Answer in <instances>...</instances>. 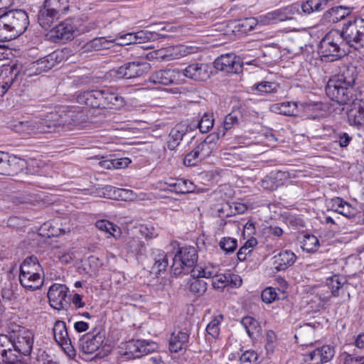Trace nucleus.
<instances>
[{
    "instance_id": "obj_1",
    "label": "nucleus",
    "mask_w": 364,
    "mask_h": 364,
    "mask_svg": "<svg viewBox=\"0 0 364 364\" xmlns=\"http://www.w3.org/2000/svg\"><path fill=\"white\" fill-rule=\"evenodd\" d=\"M355 76L353 69H346L343 73L330 79L326 87L327 96L339 105H348L354 97Z\"/></svg>"
},
{
    "instance_id": "obj_2",
    "label": "nucleus",
    "mask_w": 364,
    "mask_h": 364,
    "mask_svg": "<svg viewBox=\"0 0 364 364\" xmlns=\"http://www.w3.org/2000/svg\"><path fill=\"white\" fill-rule=\"evenodd\" d=\"M29 24L27 13L11 10L0 16V41H9L23 33Z\"/></svg>"
},
{
    "instance_id": "obj_3",
    "label": "nucleus",
    "mask_w": 364,
    "mask_h": 364,
    "mask_svg": "<svg viewBox=\"0 0 364 364\" xmlns=\"http://www.w3.org/2000/svg\"><path fill=\"white\" fill-rule=\"evenodd\" d=\"M43 269L36 257H26L20 266L19 281L22 287L36 290L43 284Z\"/></svg>"
},
{
    "instance_id": "obj_4",
    "label": "nucleus",
    "mask_w": 364,
    "mask_h": 364,
    "mask_svg": "<svg viewBox=\"0 0 364 364\" xmlns=\"http://www.w3.org/2000/svg\"><path fill=\"white\" fill-rule=\"evenodd\" d=\"M48 117L52 126V131L59 127L65 129H73L75 127L82 126L86 121V115L78 107L64 110L60 114L52 112Z\"/></svg>"
},
{
    "instance_id": "obj_5",
    "label": "nucleus",
    "mask_w": 364,
    "mask_h": 364,
    "mask_svg": "<svg viewBox=\"0 0 364 364\" xmlns=\"http://www.w3.org/2000/svg\"><path fill=\"white\" fill-rule=\"evenodd\" d=\"M343 38L338 30L329 31L321 41L319 53L322 57L328 58V60H336L346 54L342 48Z\"/></svg>"
},
{
    "instance_id": "obj_6",
    "label": "nucleus",
    "mask_w": 364,
    "mask_h": 364,
    "mask_svg": "<svg viewBox=\"0 0 364 364\" xmlns=\"http://www.w3.org/2000/svg\"><path fill=\"white\" fill-rule=\"evenodd\" d=\"M197 250L194 247H183L176 253L171 265V272L175 275L193 272L198 261Z\"/></svg>"
},
{
    "instance_id": "obj_7",
    "label": "nucleus",
    "mask_w": 364,
    "mask_h": 364,
    "mask_svg": "<svg viewBox=\"0 0 364 364\" xmlns=\"http://www.w3.org/2000/svg\"><path fill=\"white\" fill-rule=\"evenodd\" d=\"M78 23L79 21H77L75 23H73L70 20L62 22L50 31V38L65 41L81 33L94 30L97 26L95 22L89 23L85 26H80Z\"/></svg>"
},
{
    "instance_id": "obj_8",
    "label": "nucleus",
    "mask_w": 364,
    "mask_h": 364,
    "mask_svg": "<svg viewBox=\"0 0 364 364\" xmlns=\"http://www.w3.org/2000/svg\"><path fill=\"white\" fill-rule=\"evenodd\" d=\"M341 34L346 43L355 49L364 47V19L355 18L343 25Z\"/></svg>"
},
{
    "instance_id": "obj_9",
    "label": "nucleus",
    "mask_w": 364,
    "mask_h": 364,
    "mask_svg": "<svg viewBox=\"0 0 364 364\" xmlns=\"http://www.w3.org/2000/svg\"><path fill=\"white\" fill-rule=\"evenodd\" d=\"M11 128L23 137H30L38 134L52 132V126L48 117L43 120L16 122L11 124Z\"/></svg>"
},
{
    "instance_id": "obj_10",
    "label": "nucleus",
    "mask_w": 364,
    "mask_h": 364,
    "mask_svg": "<svg viewBox=\"0 0 364 364\" xmlns=\"http://www.w3.org/2000/svg\"><path fill=\"white\" fill-rule=\"evenodd\" d=\"M151 66L145 61L136 60L124 63L117 69H113L112 75L117 79H132L136 78L146 73Z\"/></svg>"
},
{
    "instance_id": "obj_11",
    "label": "nucleus",
    "mask_w": 364,
    "mask_h": 364,
    "mask_svg": "<svg viewBox=\"0 0 364 364\" xmlns=\"http://www.w3.org/2000/svg\"><path fill=\"white\" fill-rule=\"evenodd\" d=\"M154 343L142 340H130L119 346L120 355L129 359L138 358L153 350Z\"/></svg>"
},
{
    "instance_id": "obj_12",
    "label": "nucleus",
    "mask_w": 364,
    "mask_h": 364,
    "mask_svg": "<svg viewBox=\"0 0 364 364\" xmlns=\"http://www.w3.org/2000/svg\"><path fill=\"white\" fill-rule=\"evenodd\" d=\"M26 166V160L0 151V174L15 176L23 171Z\"/></svg>"
},
{
    "instance_id": "obj_13",
    "label": "nucleus",
    "mask_w": 364,
    "mask_h": 364,
    "mask_svg": "<svg viewBox=\"0 0 364 364\" xmlns=\"http://www.w3.org/2000/svg\"><path fill=\"white\" fill-rule=\"evenodd\" d=\"M14 349L24 355H29L33 350L34 333L25 328H19L12 336Z\"/></svg>"
},
{
    "instance_id": "obj_14",
    "label": "nucleus",
    "mask_w": 364,
    "mask_h": 364,
    "mask_svg": "<svg viewBox=\"0 0 364 364\" xmlns=\"http://www.w3.org/2000/svg\"><path fill=\"white\" fill-rule=\"evenodd\" d=\"M53 331L54 338L57 343L70 358H74L76 355V351L68 336L65 323L62 321H55Z\"/></svg>"
},
{
    "instance_id": "obj_15",
    "label": "nucleus",
    "mask_w": 364,
    "mask_h": 364,
    "mask_svg": "<svg viewBox=\"0 0 364 364\" xmlns=\"http://www.w3.org/2000/svg\"><path fill=\"white\" fill-rule=\"evenodd\" d=\"M299 13L298 4H291L286 7L277 9L260 16L261 21L264 24L275 23L279 21L291 20L295 14Z\"/></svg>"
},
{
    "instance_id": "obj_16",
    "label": "nucleus",
    "mask_w": 364,
    "mask_h": 364,
    "mask_svg": "<svg viewBox=\"0 0 364 364\" xmlns=\"http://www.w3.org/2000/svg\"><path fill=\"white\" fill-rule=\"evenodd\" d=\"M214 67L227 73L235 74L242 71V62L233 53L221 55L214 62Z\"/></svg>"
},
{
    "instance_id": "obj_17",
    "label": "nucleus",
    "mask_w": 364,
    "mask_h": 364,
    "mask_svg": "<svg viewBox=\"0 0 364 364\" xmlns=\"http://www.w3.org/2000/svg\"><path fill=\"white\" fill-rule=\"evenodd\" d=\"M19 75L20 67L17 64L0 67V97L8 92Z\"/></svg>"
},
{
    "instance_id": "obj_18",
    "label": "nucleus",
    "mask_w": 364,
    "mask_h": 364,
    "mask_svg": "<svg viewBox=\"0 0 364 364\" xmlns=\"http://www.w3.org/2000/svg\"><path fill=\"white\" fill-rule=\"evenodd\" d=\"M149 81L155 85H168L180 84L183 81L182 73L177 68L161 70L154 73L149 77Z\"/></svg>"
},
{
    "instance_id": "obj_19",
    "label": "nucleus",
    "mask_w": 364,
    "mask_h": 364,
    "mask_svg": "<svg viewBox=\"0 0 364 364\" xmlns=\"http://www.w3.org/2000/svg\"><path fill=\"white\" fill-rule=\"evenodd\" d=\"M181 72L183 80L186 77L196 81H205L210 77L212 68L207 63H193Z\"/></svg>"
},
{
    "instance_id": "obj_20",
    "label": "nucleus",
    "mask_w": 364,
    "mask_h": 364,
    "mask_svg": "<svg viewBox=\"0 0 364 364\" xmlns=\"http://www.w3.org/2000/svg\"><path fill=\"white\" fill-rule=\"evenodd\" d=\"M68 288L63 284H53L48 289V297L50 305L55 309H63L67 304Z\"/></svg>"
},
{
    "instance_id": "obj_21",
    "label": "nucleus",
    "mask_w": 364,
    "mask_h": 364,
    "mask_svg": "<svg viewBox=\"0 0 364 364\" xmlns=\"http://www.w3.org/2000/svg\"><path fill=\"white\" fill-rule=\"evenodd\" d=\"M192 53V48L183 45L169 46L158 50L156 58L164 60L179 59Z\"/></svg>"
},
{
    "instance_id": "obj_22",
    "label": "nucleus",
    "mask_w": 364,
    "mask_h": 364,
    "mask_svg": "<svg viewBox=\"0 0 364 364\" xmlns=\"http://www.w3.org/2000/svg\"><path fill=\"white\" fill-rule=\"evenodd\" d=\"M334 355V349L326 345L311 351L305 355L308 364H323L328 362Z\"/></svg>"
},
{
    "instance_id": "obj_23",
    "label": "nucleus",
    "mask_w": 364,
    "mask_h": 364,
    "mask_svg": "<svg viewBox=\"0 0 364 364\" xmlns=\"http://www.w3.org/2000/svg\"><path fill=\"white\" fill-rule=\"evenodd\" d=\"M105 338L103 333H89L84 335L80 340V346L82 350L86 354H92L99 349Z\"/></svg>"
},
{
    "instance_id": "obj_24",
    "label": "nucleus",
    "mask_w": 364,
    "mask_h": 364,
    "mask_svg": "<svg viewBox=\"0 0 364 364\" xmlns=\"http://www.w3.org/2000/svg\"><path fill=\"white\" fill-rule=\"evenodd\" d=\"M331 203L333 211L343 215L349 220L355 219L359 213L357 208L353 206L342 198L336 197L332 198Z\"/></svg>"
},
{
    "instance_id": "obj_25",
    "label": "nucleus",
    "mask_w": 364,
    "mask_h": 364,
    "mask_svg": "<svg viewBox=\"0 0 364 364\" xmlns=\"http://www.w3.org/2000/svg\"><path fill=\"white\" fill-rule=\"evenodd\" d=\"M347 117L350 125L364 127V102L357 99L353 100L351 107L347 111Z\"/></svg>"
},
{
    "instance_id": "obj_26",
    "label": "nucleus",
    "mask_w": 364,
    "mask_h": 364,
    "mask_svg": "<svg viewBox=\"0 0 364 364\" xmlns=\"http://www.w3.org/2000/svg\"><path fill=\"white\" fill-rule=\"evenodd\" d=\"M124 104V98L118 93L109 89L101 90V109H118L122 107Z\"/></svg>"
},
{
    "instance_id": "obj_27",
    "label": "nucleus",
    "mask_w": 364,
    "mask_h": 364,
    "mask_svg": "<svg viewBox=\"0 0 364 364\" xmlns=\"http://www.w3.org/2000/svg\"><path fill=\"white\" fill-rule=\"evenodd\" d=\"M296 259V256L293 252L289 250L281 251L274 257V267L278 271L285 270L293 265Z\"/></svg>"
},
{
    "instance_id": "obj_28",
    "label": "nucleus",
    "mask_w": 364,
    "mask_h": 364,
    "mask_svg": "<svg viewBox=\"0 0 364 364\" xmlns=\"http://www.w3.org/2000/svg\"><path fill=\"white\" fill-rule=\"evenodd\" d=\"M101 90H87L77 95V102L93 108H100Z\"/></svg>"
},
{
    "instance_id": "obj_29",
    "label": "nucleus",
    "mask_w": 364,
    "mask_h": 364,
    "mask_svg": "<svg viewBox=\"0 0 364 364\" xmlns=\"http://www.w3.org/2000/svg\"><path fill=\"white\" fill-rule=\"evenodd\" d=\"M327 286L333 296L343 295L348 287L346 279L344 277L334 275L327 280Z\"/></svg>"
},
{
    "instance_id": "obj_30",
    "label": "nucleus",
    "mask_w": 364,
    "mask_h": 364,
    "mask_svg": "<svg viewBox=\"0 0 364 364\" xmlns=\"http://www.w3.org/2000/svg\"><path fill=\"white\" fill-rule=\"evenodd\" d=\"M61 15L43 6L38 13V21L40 26L45 28H50L52 25L60 18Z\"/></svg>"
},
{
    "instance_id": "obj_31",
    "label": "nucleus",
    "mask_w": 364,
    "mask_h": 364,
    "mask_svg": "<svg viewBox=\"0 0 364 364\" xmlns=\"http://www.w3.org/2000/svg\"><path fill=\"white\" fill-rule=\"evenodd\" d=\"M298 109L299 106L296 102H284L270 106V110L272 112L287 116L297 115Z\"/></svg>"
},
{
    "instance_id": "obj_32",
    "label": "nucleus",
    "mask_w": 364,
    "mask_h": 364,
    "mask_svg": "<svg viewBox=\"0 0 364 364\" xmlns=\"http://www.w3.org/2000/svg\"><path fill=\"white\" fill-rule=\"evenodd\" d=\"M82 191L84 194H90L95 197L107 198L113 200H117V194L119 192L118 188L111 186L92 189H83Z\"/></svg>"
},
{
    "instance_id": "obj_33",
    "label": "nucleus",
    "mask_w": 364,
    "mask_h": 364,
    "mask_svg": "<svg viewBox=\"0 0 364 364\" xmlns=\"http://www.w3.org/2000/svg\"><path fill=\"white\" fill-rule=\"evenodd\" d=\"M349 13L347 8L340 6L328 9L324 13L323 18L328 23H337L343 19Z\"/></svg>"
},
{
    "instance_id": "obj_34",
    "label": "nucleus",
    "mask_w": 364,
    "mask_h": 364,
    "mask_svg": "<svg viewBox=\"0 0 364 364\" xmlns=\"http://www.w3.org/2000/svg\"><path fill=\"white\" fill-rule=\"evenodd\" d=\"M14 341L13 338H10L4 334L0 335V358L1 362L10 359L14 353Z\"/></svg>"
},
{
    "instance_id": "obj_35",
    "label": "nucleus",
    "mask_w": 364,
    "mask_h": 364,
    "mask_svg": "<svg viewBox=\"0 0 364 364\" xmlns=\"http://www.w3.org/2000/svg\"><path fill=\"white\" fill-rule=\"evenodd\" d=\"M185 134L186 129L181 124H178L173 128L169 134L167 141L168 149L174 150L179 145Z\"/></svg>"
},
{
    "instance_id": "obj_36",
    "label": "nucleus",
    "mask_w": 364,
    "mask_h": 364,
    "mask_svg": "<svg viewBox=\"0 0 364 364\" xmlns=\"http://www.w3.org/2000/svg\"><path fill=\"white\" fill-rule=\"evenodd\" d=\"M188 341V335L184 332L173 333L169 341V349L171 352L178 353L181 350Z\"/></svg>"
},
{
    "instance_id": "obj_37",
    "label": "nucleus",
    "mask_w": 364,
    "mask_h": 364,
    "mask_svg": "<svg viewBox=\"0 0 364 364\" xmlns=\"http://www.w3.org/2000/svg\"><path fill=\"white\" fill-rule=\"evenodd\" d=\"M315 329L309 323L301 326L296 331L295 338H300L301 345H309L312 343L314 338Z\"/></svg>"
},
{
    "instance_id": "obj_38",
    "label": "nucleus",
    "mask_w": 364,
    "mask_h": 364,
    "mask_svg": "<svg viewBox=\"0 0 364 364\" xmlns=\"http://www.w3.org/2000/svg\"><path fill=\"white\" fill-rule=\"evenodd\" d=\"M241 324L251 338H254L260 334L261 326L254 318L251 316L244 317L241 321Z\"/></svg>"
},
{
    "instance_id": "obj_39",
    "label": "nucleus",
    "mask_w": 364,
    "mask_h": 364,
    "mask_svg": "<svg viewBox=\"0 0 364 364\" xmlns=\"http://www.w3.org/2000/svg\"><path fill=\"white\" fill-rule=\"evenodd\" d=\"M327 4L328 1L326 0H307L301 5L299 4V6L304 14H309L314 11L323 10L326 8Z\"/></svg>"
},
{
    "instance_id": "obj_40",
    "label": "nucleus",
    "mask_w": 364,
    "mask_h": 364,
    "mask_svg": "<svg viewBox=\"0 0 364 364\" xmlns=\"http://www.w3.org/2000/svg\"><path fill=\"white\" fill-rule=\"evenodd\" d=\"M220 267L218 265L208 263L204 267H197L193 270V276L197 277L212 278L219 273Z\"/></svg>"
},
{
    "instance_id": "obj_41",
    "label": "nucleus",
    "mask_w": 364,
    "mask_h": 364,
    "mask_svg": "<svg viewBox=\"0 0 364 364\" xmlns=\"http://www.w3.org/2000/svg\"><path fill=\"white\" fill-rule=\"evenodd\" d=\"M58 58L59 54L54 52L45 58L36 60V65L38 66L41 74L52 69L58 63Z\"/></svg>"
},
{
    "instance_id": "obj_42",
    "label": "nucleus",
    "mask_w": 364,
    "mask_h": 364,
    "mask_svg": "<svg viewBox=\"0 0 364 364\" xmlns=\"http://www.w3.org/2000/svg\"><path fill=\"white\" fill-rule=\"evenodd\" d=\"M114 41L107 40L105 38H95L90 41L86 45L87 50H100L104 49H109L113 46Z\"/></svg>"
},
{
    "instance_id": "obj_43",
    "label": "nucleus",
    "mask_w": 364,
    "mask_h": 364,
    "mask_svg": "<svg viewBox=\"0 0 364 364\" xmlns=\"http://www.w3.org/2000/svg\"><path fill=\"white\" fill-rule=\"evenodd\" d=\"M215 144L213 141V137L208 136L203 141L200 143L196 147V149L197 150L199 156H200L203 160L210 155L213 149L215 148Z\"/></svg>"
},
{
    "instance_id": "obj_44",
    "label": "nucleus",
    "mask_w": 364,
    "mask_h": 364,
    "mask_svg": "<svg viewBox=\"0 0 364 364\" xmlns=\"http://www.w3.org/2000/svg\"><path fill=\"white\" fill-rule=\"evenodd\" d=\"M43 6L61 16L69 9L68 0H45Z\"/></svg>"
},
{
    "instance_id": "obj_45",
    "label": "nucleus",
    "mask_w": 364,
    "mask_h": 364,
    "mask_svg": "<svg viewBox=\"0 0 364 364\" xmlns=\"http://www.w3.org/2000/svg\"><path fill=\"white\" fill-rule=\"evenodd\" d=\"M304 112H306L309 119H317L322 116V104L321 103H304L301 104Z\"/></svg>"
},
{
    "instance_id": "obj_46",
    "label": "nucleus",
    "mask_w": 364,
    "mask_h": 364,
    "mask_svg": "<svg viewBox=\"0 0 364 364\" xmlns=\"http://www.w3.org/2000/svg\"><path fill=\"white\" fill-rule=\"evenodd\" d=\"M252 88L260 93L271 94L277 92L279 88V85L274 82L263 81L255 84Z\"/></svg>"
},
{
    "instance_id": "obj_47",
    "label": "nucleus",
    "mask_w": 364,
    "mask_h": 364,
    "mask_svg": "<svg viewBox=\"0 0 364 364\" xmlns=\"http://www.w3.org/2000/svg\"><path fill=\"white\" fill-rule=\"evenodd\" d=\"M301 243L302 250L306 252H315L319 247L318 238L313 235H305Z\"/></svg>"
},
{
    "instance_id": "obj_48",
    "label": "nucleus",
    "mask_w": 364,
    "mask_h": 364,
    "mask_svg": "<svg viewBox=\"0 0 364 364\" xmlns=\"http://www.w3.org/2000/svg\"><path fill=\"white\" fill-rule=\"evenodd\" d=\"M189 290L198 295H203L207 289V284L202 279L196 278L193 276L188 282Z\"/></svg>"
},
{
    "instance_id": "obj_49",
    "label": "nucleus",
    "mask_w": 364,
    "mask_h": 364,
    "mask_svg": "<svg viewBox=\"0 0 364 364\" xmlns=\"http://www.w3.org/2000/svg\"><path fill=\"white\" fill-rule=\"evenodd\" d=\"M223 319V316L219 314L208 324L206 331L213 338H218L220 333V324Z\"/></svg>"
},
{
    "instance_id": "obj_50",
    "label": "nucleus",
    "mask_w": 364,
    "mask_h": 364,
    "mask_svg": "<svg viewBox=\"0 0 364 364\" xmlns=\"http://www.w3.org/2000/svg\"><path fill=\"white\" fill-rule=\"evenodd\" d=\"M213 114L205 113L198 123V128L202 133H207L213 128Z\"/></svg>"
},
{
    "instance_id": "obj_51",
    "label": "nucleus",
    "mask_w": 364,
    "mask_h": 364,
    "mask_svg": "<svg viewBox=\"0 0 364 364\" xmlns=\"http://www.w3.org/2000/svg\"><path fill=\"white\" fill-rule=\"evenodd\" d=\"M168 265V257L164 252H159L156 258L153 268L159 273L165 271Z\"/></svg>"
},
{
    "instance_id": "obj_52",
    "label": "nucleus",
    "mask_w": 364,
    "mask_h": 364,
    "mask_svg": "<svg viewBox=\"0 0 364 364\" xmlns=\"http://www.w3.org/2000/svg\"><path fill=\"white\" fill-rule=\"evenodd\" d=\"M95 226L98 230L105 231L113 237H117L114 232H116L118 227L109 221L106 220H97L95 223Z\"/></svg>"
},
{
    "instance_id": "obj_53",
    "label": "nucleus",
    "mask_w": 364,
    "mask_h": 364,
    "mask_svg": "<svg viewBox=\"0 0 364 364\" xmlns=\"http://www.w3.org/2000/svg\"><path fill=\"white\" fill-rule=\"evenodd\" d=\"M334 141L341 147H346L352 140V137L346 132L342 131L333 132Z\"/></svg>"
},
{
    "instance_id": "obj_54",
    "label": "nucleus",
    "mask_w": 364,
    "mask_h": 364,
    "mask_svg": "<svg viewBox=\"0 0 364 364\" xmlns=\"http://www.w3.org/2000/svg\"><path fill=\"white\" fill-rule=\"evenodd\" d=\"M135 39L136 40V43H142L146 41H149L151 38H154V35L160 36L161 37H165V34H158L156 31H140L136 33H134Z\"/></svg>"
},
{
    "instance_id": "obj_55",
    "label": "nucleus",
    "mask_w": 364,
    "mask_h": 364,
    "mask_svg": "<svg viewBox=\"0 0 364 364\" xmlns=\"http://www.w3.org/2000/svg\"><path fill=\"white\" fill-rule=\"evenodd\" d=\"M212 279V285L215 289H223L230 283V277L224 274L218 273Z\"/></svg>"
},
{
    "instance_id": "obj_56",
    "label": "nucleus",
    "mask_w": 364,
    "mask_h": 364,
    "mask_svg": "<svg viewBox=\"0 0 364 364\" xmlns=\"http://www.w3.org/2000/svg\"><path fill=\"white\" fill-rule=\"evenodd\" d=\"M22 74L26 77H32L40 75L41 73L36 65V61L26 64L20 70V75Z\"/></svg>"
},
{
    "instance_id": "obj_57",
    "label": "nucleus",
    "mask_w": 364,
    "mask_h": 364,
    "mask_svg": "<svg viewBox=\"0 0 364 364\" xmlns=\"http://www.w3.org/2000/svg\"><path fill=\"white\" fill-rule=\"evenodd\" d=\"M114 44L119 46H127L129 44H136L134 33H128L124 35L116 37L114 39Z\"/></svg>"
},
{
    "instance_id": "obj_58",
    "label": "nucleus",
    "mask_w": 364,
    "mask_h": 364,
    "mask_svg": "<svg viewBox=\"0 0 364 364\" xmlns=\"http://www.w3.org/2000/svg\"><path fill=\"white\" fill-rule=\"evenodd\" d=\"M220 247L227 253L233 252L237 247V240L231 237H224L220 242Z\"/></svg>"
},
{
    "instance_id": "obj_59",
    "label": "nucleus",
    "mask_w": 364,
    "mask_h": 364,
    "mask_svg": "<svg viewBox=\"0 0 364 364\" xmlns=\"http://www.w3.org/2000/svg\"><path fill=\"white\" fill-rule=\"evenodd\" d=\"M261 298L266 304H271L278 298V294L274 288L267 287L262 291Z\"/></svg>"
},
{
    "instance_id": "obj_60",
    "label": "nucleus",
    "mask_w": 364,
    "mask_h": 364,
    "mask_svg": "<svg viewBox=\"0 0 364 364\" xmlns=\"http://www.w3.org/2000/svg\"><path fill=\"white\" fill-rule=\"evenodd\" d=\"M201 160L200 156H199L198 153L195 148L192 151L186 154L183 160V164L186 166H193L196 165L198 162Z\"/></svg>"
},
{
    "instance_id": "obj_61",
    "label": "nucleus",
    "mask_w": 364,
    "mask_h": 364,
    "mask_svg": "<svg viewBox=\"0 0 364 364\" xmlns=\"http://www.w3.org/2000/svg\"><path fill=\"white\" fill-rule=\"evenodd\" d=\"M239 122V118L236 112H231L228 115H227L224 120L223 129L224 131H227L230 129L234 125L237 124ZM223 134H225V132H223Z\"/></svg>"
},
{
    "instance_id": "obj_62",
    "label": "nucleus",
    "mask_w": 364,
    "mask_h": 364,
    "mask_svg": "<svg viewBox=\"0 0 364 364\" xmlns=\"http://www.w3.org/2000/svg\"><path fill=\"white\" fill-rule=\"evenodd\" d=\"M126 246L128 252L134 253L138 252L140 250L141 246V242L140 241L139 237L136 235L135 237L128 238L126 242Z\"/></svg>"
},
{
    "instance_id": "obj_63",
    "label": "nucleus",
    "mask_w": 364,
    "mask_h": 364,
    "mask_svg": "<svg viewBox=\"0 0 364 364\" xmlns=\"http://www.w3.org/2000/svg\"><path fill=\"white\" fill-rule=\"evenodd\" d=\"M179 185L180 188L178 190L179 194L192 193L195 191L194 184L189 180L180 178Z\"/></svg>"
},
{
    "instance_id": "obj_64",
    "label": "nucleus",
    "mask_w": 364,
    "mask_h": 364,
    "mask_svg": "<svg viewBox=\"0 0 364 364\" xmlns=\"http://www.w3.org/2000/svg\"><path fill=\"white\" fill-rule=\"evenodd\" d=\"M257 360V355L253 350H247L242 354L240 360L242 364H254Z\"/></svg>"
}]
</instances>
